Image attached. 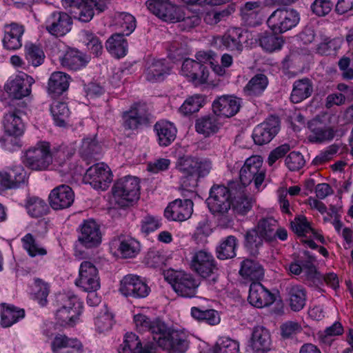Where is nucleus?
I'll return each instance as SVG.
<instances>
[{
    "instance_id": "nucleus-1",
    "label": "nucleus",
    "mask_w": 353,
    "mask_h": 353,
    "mask_svg": "<svg viewBox=\"0 0 353 353\" xmlns=\"http://www.w3.org/2000/svg\"><path fill=\"white\" fill-rule=\"evenodd\" d=\"M176 169L183 174L181 185L185 188H194L197 186L199 178L209 174L212 162L205 158L183 156L177 160Z\"/></svg>"
},
{
    "instance_id": "nucleus-2",
    "label": "nucleus",
    "mask_w": 353,
    "mask_h": 353,
    "mask_svg": "<svg viewBox=\"0 0 353 353\" xmlns=\"http://www.w3.org/2000/svg\"><path fill=\"white\" fill-rule=\"evenodd\" d=\"M237 189H239V193L243 190L242 186L238 182H231L229 184V188L220 185H213L207 199L210 212L214 214H226L231 209L232 197H234Z\"/></svg>"
},
{
    "instance_id": "nucleus-3",
    "label": "nucleus",
    "mask_w": 353,
    "mask_h": 353,
    "mask_svg": "<svg viewBox=\"0 0 353 353\" xmlns=\"http://www.w3.org/2000/svg\"><path fill=\"white\" fill-rule=\"evenodd\" d=\"M192 270L201 277L207 280L210 285H214L219 278V268L213 255L206 250L196 252L191 260Z\"/></svg>"
},
{
    "instance_id": "nucleus-4",
    "label": "nucleus",
    "mask_w": 353,
    "mask_h": 353,
    "mask_svg": "<svg viewBox=\"0 0 353 353\" xmlns=\"http://www.w3.org/2000/svg\"><path fill=\"white\" fill-rule=\"evenodd\" d=\"M155 342L168 353H185L190 346L188 335L185 332L171 329L167 324L166 330L159 335Z\"/></svg>"
},
{
    "instance_id": "nucleus-5",
    "label": "nucleus",
    "mask_w": 353,
    "mask_h": 353,
    "mask_svg": "<svg viewBox=\"0 0 353 353\" xmlns=\"http://www.w3.org/2000/svg\"><path fill=\"white\" fill-rule=\"evenodd\" d=\"M112 191L114 198L119 205L128 206L139 199V181L134 176L123 177L117 181Z\"/></svg>"
},
{
    "instance_id": "nucleus-6",
    "label": "nucleus",
    "mask_w": 353,
    "mask_h": 353,
    "mask_svg": "<svg viewBox=\"0 0 353 353\" xmlns=\"http://www.w3.org/2000/svg\"><path fill=\"white\" fill-rule=\"evenodd\" d=\"M52 162L50 143L46 141L39 142L26 150L23 159L26 167L37 171L46 170Z\"/></svg>"
},
{
    "instance_id": "nucleus-7",
    "label": "nucleus",
    "mask_w": 353,
    "mask_h": 353,
    "mask_svg": "<svg viewBox=\"0 0 353 353\" xmlns=\"http://www.w3.org/2000/svg\"><path fill=\"white\" fill-rule=\"evenodd\" d=\"M196 57L198 61L191 59L183 61L181 74L194 83H204L208 80L209 73L207 67L202 63L210 61L212 56L209 53L200 52L196 54Z\"/></svg>"
},
{
    "instance_id": "nucleus-8",
    "label": "nucleus",
    "mask_w": 353,
    "mask_h": 353,
    "mask_svg": "<svg viewBox=\"0 0 353 353\" xmlns=\"http://www.w3.org/2000/svg\"><path fill=\"white\" fill-rule=\"evenodd\" d=\"M262 165L263 159L260 156L247 159L240 170V185L245 188L254 181L255 187L259 188L265 176V170Z\"/></svg>"
},
{
    "instance_id": "nucleus-9",
    "label": "nucleus",
    "mask_w": 353,
    "mask_h": 353,
    "mask_svg": "<svg viewBox=\"0 0 353 353\" xmlns=\"http://www.w3.org/2000/svg\"><path fill=\"white\" fill-rule=\"evenodd\" d=\"M300 21L299 13L294 9H277L269 17L267 23L276 34H281L296 27Z\"/></svg>"
},
{
    "instance_id": "nucleus-10",
    "label": "nucleus",
    "mask_w": 353,
    "mask_h": 353,
    "mask_svg": "<svg viewBox=\"0 0 353 353\" xmlns=\"http://www.w3.org/2000/svg\"><path fill=\"white\" fill-rule=\"evenodd\" d=\"M174 292L181 297H196L200 281L192 274L185 272H175L169 279Z\"/></svg>"
},
{
    "instance_id": "nucleus-11",
    "label": "nucleus",
    "mask_w": 353,
    "mask_h": 353,
    "mask_svg": "<svg viewBox=\"0 0 353 353\" xmlns=\"http://www.w3.org/2000/svg\"><path fill=\"white\" fill-rule=\"evenodd\" d=\"M111 181L110 170L103 163H97L90 167L83 176V181L96 190H106Z\"/></svg>"
},
{
    "instance_id": "nucleus-12",
    "label": "nucleus",
    "mask_w": 353,
    "mask_h": 353,
    "mask_svg": "<svg viewBox=\"0 0 353 353\" xmlns=\"http://www.w3.org/2000/svg\"><path fill=\"white\" fill-rule=\"evenodd\" d=\"M279 130V117L272 115L254 128L252 133L253 140L259 145L267 144L278 134Z\"/></svg>"
},
{
    "instance_id": "nucleus-13",
    "label": "nucleus",
    "mask_w": 353,
    "mask_h": 353,
    "mask_svg": "<svg viewBox=\"0 0 353 353\" xmlns=\"http://www.w3.org/2000/svg\"><path fill=\"white\" fill-rule=\"evenodd\" d=\"M72 24V17L68 13L55 11L47 17L44 26L51 35L62 37L70 31Z\"/></svg>"
},
{
    "instance_id": "nucleus-14",
    "label": "nucleus",
    "mask_w": 353,
    "mask_h": 353,
    "mask_svg": "<svg viewBox=\"0 0 353 353\" xmlns=\"http://www.w3.org/2000/svg\"><path fill=\"white\" fill-rule=\"evenodd\" d=\"M120 292L125 296L134 298H145L150 289L147 283L139 276L128 274L121 281Z\"/></svg>"
},
{
    "instance_id": "nucleus-15",
    "label": "nucleus",
    "mask_w": 353,
    "mask_h": 353,
    "mask_svg": "<svg viewBox=\"0 0 353 353\" xmlns=\"http://www.w3.org/2000/svg\"><path fill=\"white\" fill-rule=\"evenodd\" d=\"M120 292L125 296L134 298H145L150 289L147 283L139 276L128 274L121 281Z\"/></svg>"
},
{
    "instance_id": "nucleus-16",
    "label": "nucleus",
    "mask_w": 353,
    "mask_h": 353,
    "mask_svg": "<svg viewBox=\"0 0 353 353\" xmlns=\"http://www.w3.org/2000/svg\"><path fill=\"white\" fill-rule=\"evenodd\" d=\"M79 243L86 248L97 247L101 242L99 225L92 219L85 220L79 226Z\"/></svg>"
},
{
    "instance_id": "nucleus-17",
    "label": "nucleus",
    "mask_w": 353,
    "mask_h": 353,
    "mask_svg": "<svg viewBox=\"0 0 353 353\" xmlns=\"http://www.w3.org/2000/svg\"><path fill=\"white\" fill-rule=\"evenodd\" d=\"M74 201V193L67 185H60L52 189L48 196L50 206L54 210L70 208Z\"/></svg>"
},
{
    "instance_id": "nucleus-18",
    "label": "nucleus",
    "mask_w": 353,
    "mask_h": 353,
    "mask_svg": "<svg viewBox=\"0 0 353 353\" xmlns=\"http://www.w3.org/2000/svg\"><path fill=\"white\" fill-rule=\"evenodd\" d=\"M193 212L191 199H178L170 203L164 211L165 217L169 221H183L188 219Z\"/></svg>"
},
{
    "instance_id": "nucleus-19",
    "label": "nucleus",
    "mask_w": 353,
    "mask_h": 353,
    "mask_svg": "<svg viewBox=\"0 0 353 353\" xmlns=\"http://www.w3.org/2000/svg\"><path fill=\"white\" fill-rule=\"evenodd\" d=\"M34 83V79L22 73L9 81L5 86L8 94L16 99L28 96L31 92V86Z\"/></svg>"
},
{
    "instance_id": "nucleus-20",
    "label": "nucleus",
    "mask_w": 353,
    "mask_h": 353,
    "mask_svg": "<svg viewBox=\"0 0 353 353\" xmlns=\"http://www.w3.org/2000/svg\"><path fill=\"white\" fill-rule=\"evenodd\" d=\"M134 322L139 332H149L154 341L166 330V323L159 318L150 319L145 314H137L134 316Z\"/></svg>"
},
{
    "instance_id": "nucleus-21",
    "label": "nucleus",
    "mask_w": 353,
    "mask_h": 353,
    "mask_svg": "<svg viewBox=\"0 0 353 353\" xmlns=\"http://www.w3.org/2000/svg\"><path fill=\"white\" fill-rule=\"evenodd\" d=\"M27 180V173L21 165L8 168L0 172V184L5 189L19 188Z\"/></svg>"
},
{
    "instance_id": "nucleus-22",
    "label": "nucleus",
    "mask_w": 353,
    "mask_h": 353,
    "mask_svg": "<svg viewBox=\"0 0 353 353\" xmlns=\"http://www.w3.org/2000/svg\"><path fill=\"white\" fill-rule=\"evenodd\" d=\"M248 299L252 305L261 308L272 304L275 301V296L261 283L253 282L250 286Z\"/></svg>"
},
{
    "instance_id": "nucleus-23",
    "label": "nucleus",
    "mask_w": 353,
    "mask_h": 353,
    "mask_svg": "<svg viewBox=\"0 0 353 353\" xmlns=\"http://www.w3.org/2000/svg\"><path fill=\"white\" fill-rule=\"evenodd\" d=\"M62 5L74 18L82 22L90 21L94 16L92 2L88 3V0H62Z\"/></svg>"
},
{
    "instance_id": "nucleus-24",
    "label": "nucleus",
    "mask_w": 353,
    "mask_h": 353,
    "mask_svg": "<svg viewBox=\"0 0 353 353\" xmlns=\"http://www.w3.org/2000/svg\"><path fill=\"white\" fill-rule=\"evenodd\" d=\"M241 99L230 95H223L214 100L212 110L214 114L225 117L235 115L240 110Z\"/></svg>"
},
{
    "instance_id": "nucleus-25",
    "label": "nucleus",
    "mask_w": 353,
    "mask_h": 353,
    "mask_svg": "<svg viewBox=\"0 0 353 353\" xmlns=\"http://www.w3.org/2000/svg\"><path fill=\"white\" fill-rule=\"evenodd\" d=\"M4 37L2 42L5 48L10 50L19 49L22 46L21 37L24 27L17 23L6 24L3 27Z\"/></svg>"
},
{
    "instance_id": "nucleus-26",
    "label": "nucleus",
    "mask_w": 353,
    "mask_h": 353,
    "mask_svg": "<svg viewBox=\"0 0 353 353\" xmlns=\"http://www.w3.org/2000/svg\"><path fill=\"white\" fill-rule=\"evenodd\" d=\"M242 37L243 30L241 28H231L223 36L216 37L214 40V43L219 48L223 46L227 50L239 52L243 49Z\"/></svg>"
},
{
    "instance_id": "nucleus-27",
    "label": "nucleus",
    "mask_w": 353,
    "mask_h": 353,
    "mask_svg": "<svg viewBox=\"0 0 353 353\" xmlns=\"http://www.w3.org/2000/svg\"><path fill=\"white\" fill-rule=\"evenodd\" d=\"M23 112L14 109L3 117V125L8 136L21 137L24 132V123L21 119Z\"/></svg>"
},
{
    "instance_id": "nucleus-28",
    "label": "nucleus",
    "mask_w": 353,
    "mask_h": 353,
    "mask_svg": "<svg viewBox=\"0 0 353 353\" xmlns=\"http://www.w3.org/2000/svg\"><path fill=\"white\" fill-rule=\"evenodd\" d=\"M90 57L74 48L68 49L61 58V64L63 67L70 70H78L86 66Z\"/></svg>"
},
{
    "instance_id": "nucleus-29",
    "label": "nucleus",
    "mask_w": 353,
    "mask_h": 353,
    "mask_svg": "<svg viewBox=\"0 0 353 353\" xmlns=\"http://www.w3.org/2000/svg\"><path fill=\"white\" fill-rule=\"evenodd\" d=\"M113 244L123 258L128 259L135 257L140 251V244L134 238L121 234L113 239Z\"/></svg>"
},
{
    "instance_id": "nucleus-30",
    "label": "nucleus",
    "mask_w": 353,
    "mask_h": 353,
    "mask_svg": "<svg viewBox=\"0 0 353 353\" xmlns=\"http://www.w3.org/2000/svg\"><path fill=\"white\" fill-rule=\"evenodd\" d=\"M271 339L269 331L263 326L253 329L250 347L256 353H263L270 350Z\"/></svg>"
},
{
    "instance_id": "nucleus-31",
    "label": "nucleus",
    "mask_w": 353,
    "mask_h": 353,
    "mask_svg": "<svg viewBox=\"0 0 353 353\" xmlns=\"http://www.w3.org/2000/svg\"><path fill=\"white\" fill-rule=\"evenodd\" d=\"M53 353H62L63 349L70 348L72 352L83 353V345L77 338H69L65 334H57L51 343Z\"/></svg>"
},
{
    "instance_id": "nucleus-32",
    "label": "nucleus",
    "mask_w": 353,
    "mask_h": 353,
    "mask_svg": "<svg viewBox=\"0 0 353 353\" xmlns=\"http://www.w3.org/2000/svg\"><path fill=\"white\" fill-rule=\"evenodd\" d=\"M285 292L292 310L299 312L305 307L307 300L305 288L299 285H290L286 287Z\"/></svg>"
},
{
    "instance_id": "nucleus-33",
    "label": "nucleus",
    "mask_w": 353,
    "mask_h": 353,
    "mask_svg": "<svg viewBox=\"0 0 353 353\" xmlns=\"http://www.w3.org/2000/svg\"><path fill=\"white\" fill-rule=\"evenodd\" d=\"M154 130L158 137V143L161 146H168L176 139L177 130L171 122L164 120L159 121L154 125Z\"/></svg>"
},
{
    "instance_id": "nucleus-34",
    "label": "nucleus",
    "mask_w": 353,
    "mask_h": 353,
    "mask_svg": "<svg viewBox=\"0 0 353 353\" xmlns=\"http://www.w3.org/2000/svg\"><path fill=\"white\" fill-rule=\"evenodd\" d=\"M122 347L119 349V353H153V345L147 343L143 347L139 337L134 333H127Z\"/></svg>"
},
{
    "instance_id": "nucleus-35",
    "label": "nucleus",
    "mask_w": 353,
    "mask_h": 353,
    "mask_svg": "<svg viewBox=\"0 0 353 353\" xmlns=\"http://www.w3.org/2000/svg\"><path fill=\"white\" fill-rule=\"evenodd\" d=\"M148 122L147 114L139 106H134L123 114V125L126 130H135Z\"/></svg>"
},
{
    "instance_id": "nucleus-36",
    "label": "nucleus",
    "mask_w": 353,
    "mask_h": 353,
    "mask_svg": "<svg viewBox=\"0 0 353 353\" xmlns=\"http://www.w3.org/2000/svg\"><path fill=\"white\" fill-rule=\"evenodd\" d=\"M70 77L62 72H53L48 81V90L52 97L61 94L69 87Z\"/></svg>"
},
{
    "instance_id": "nucleus-37",
    "label": "nucleus",
    "mask_w": 353,
    "mask_h": 353,
    "mask_svg": "<svg viewBox=\"0 0 353 353\" xmlns=\"http://www.w3.org/2000/svg\"><path fill=\"white\" fill-rule=\"evenodd\" d=\"M107 50L114 57L121 58L125 56L128 51V42L124 33L112 34L105 43Z\"/></svg>"
},
{
    "instance_id": "nucleus-38",
    "label": "nucleus",
    "mask_w": 353,
    "mask_h": 353,
    "mask_svg": "<svg viewBox=\"0 0 353 353\" xmlns=\"http://www.w3.org/2000/svg\"><path fill=\"white\" fill-rule=\"evenodd\" d=\"M313 92L312 81L307 78L296 80L293 84L290 96L291 101L294 103H299L311 96Z\"/></svg>"
},
{
    "instance_id": "nucleus-39",
    "label": "nucleus",
    "mask_w": 353,
    "mask_h": 353,
    "mask_svg": "<svg viewBox=\"0 0 353 353\" xmlns=\"http://www.w3.org/2000/svg\"><path fill=\"white\" fill-rule=\"evenodd\" d=\"M159 8L152 13L165 21H180L183 19L180 8L174 6L168 0L163 4H158Z\"/></svg>"
},
{
    "instance_id": "nucleus-40",
    "label": "nucleus",
    "mask_w": 353,
    "mask_h": 353,
    "mask_svg": "<svg viewBox=\"0 0 353 353\" xmlns=\"http://www.w3.org/2000/svg\"><path fill=\"white\" fill-rule=\"evenodd\" d=\"M238 240L232 235L223 239L216 248V257L221 260L234 258L236 254Z\"/></svg>"
},
{
    "instance_id": "nucleus-41",
    "label": "nucleus",
    "mask_w": 353,
    "mask_h": 353,
    "mask_svg": "<svg viewBox=\"0 0 353 353\" xmlns=\"http://www.w3.org/2000/svg\"><path fill=\"white\" fill-rule=\"evenodd\" d=\"M220 123L216 114L204 116L196 120L195 128L198 133L209 137L216 133L219 129Z\"/></svg>"
},
{
    "instance_id": "nucleus-42",
    "label": "nucleus",
    "mask_w": 353,
    "mask_h": 353,
    "mask_svg": "<svg viewBox=\"0 0 353 353\" xmlns=\"http://www.w3.org/2000/svg\"><path fill=\"white\" fill-rule=\"evenodd\" d=\"M268 85V77L263 74H256L244 87L243 92L247 96L257 97L265 91Z\"/></svg>"
},
{
    "instance_id": "nucleus-43",
    "label": "nucleus",
    "mask_w": 353,
    "mask_h": 353,
    "mask_svg": "<svg viewBox=\"0 0 353 353\" xmlns=\"http://www.w3.org/2000/svg\"><path fill=\"white\" fill-rule=\"evenodd\" d=\"M239 274L244 279L257 281L263 278L264 271L258 262L251 259H245L241 263Z\"/></svg>"
},
{
    "instance_id": "nucleus-44",
    "label": "nucleus",
    "mask_w": 353,
    "mask_h": 353,
    "mask_svg": "<svg viewBox=\"0 0 353 353\" xmlns=\"http://www.w3.org/2000/svg\"><path fill=\"white\" fill-rule=\"evenodd\" d=\"M170 72V67L165 65V60L153 62L147 69L145 78L149 81H163Z\"/></svg>"
},
{
    "instance_id": "nucleus-45",
    "label": "nucleus",
    "mask_w": 353,
    "mask_h": 353,
    "mask_svg": "<svg viewBox=\"0 0 353 353\" xmlns=\"http://www.w3.org/2000/svg\"><path fill=\"white\" fill-rule=\"evenodd\" d=\"M242 188L241 193H239V189L235 191L232 210L238 215L244 216L252 209V199L244 194V187L242 186Z\"/></svg>"
},
{
    "instance_id": "nucleus-46",
    "label": "nucleus",
    "mask_w": 353,
    "mask_h": 353,
    "mask_svg": "<svg viewBox=\"0 0 353 353\" xmlns=\"http://www.w3.org/2000/svg\"><path fill=\"white\" fill-rule=\"evenodd\" d=\"M26 208L28 214L33 218L41 217L49 211V207L46 201L37 196L28 197L26 199Z\"/></svg>"
},
{
    "instance_id": "nucleus-47",
    "label": "nucleus",
    "mask_w": 353,
    "mask_h": 353,
    "mask_svg": "<svg viewBox=\"0 0 353 353\" xmlns=\"http://www.w3.org/2000/svg\"><path fill=\"white\" fill-rule=\"evenodd\" d=\"M309 128L311 130L309 140L311 142L322 143L331 141L334 137V131L331 128L321 125L316 126L314 123H310Z\"/></svg>"
},
{
    "instance_id": "nucleus-48",
    "label": "nucleus",
    "mask_w": 353,
    "mask_h": 353,
    "mask_svg": "<svg viewBox=\"0 0 353 353\" xmlns=\"http://www.w3.org/2000/svg\"><path fill=\"white\" fill-rule=\"evenodd\" d=\"M25 312L23 309H18L14 305H7L1 314V325L8 327L23 319Z\"/></svg>"
},
{
    "instance_id": "nucleus-49",
    "label": "nucleus",
    "mask_w": 353,
    "mask_h": 353,
    "mask_svg": "<svg viewBox=\"0 0 353 353\" xmlns=\"http://www.w3.org/2000/svg\"><path fill=\"white\" fill-rule=\"evenodd\" d=\"M191 314L194 319L204 321L210 325H217L221 321L219 312L212 309L203 310L193 307L191 309Z\"/></svg>"
},
{
    "instance_id": "nucleus-50",
    "label": "nucleus",
    "mask_w": 353,
    "mask_h": 353,
    "mask_svg": "<svg viewBox=\"0 0 353 353\" xmlns=\"http://www.w3.org/2000/svg\"><path fill=\"white\" fill-rule=\"evenodd\" d=\"M264 239L257 228L248 230L245 234V246L249 250L250 253L256 256L259 254V248L263 245Z\"/></svg>"
},
{
    "instance_id": "nucleus-51",
    "label": "nucleus",
    "mask_w": 353,
    "mask_h": 353,
    "mask_svg": "<svg viewBox=\"0 0 353 353\" xmlns=\"http://www.w3.org/2000/svg\"><path fill=\"white\" fill-rule=\"evenodd\" d=\"M276 33L263 32L259 37L260 46L268 52L280 50L283 44L281 37Z\"/></svg>"
},
{
    "instance_id": "nucleus-52",
    "label": "nucleus",
    "mask_w": 353,
    "mask_h": 353,
    "mask_svg": "<svg viewBox=\"0 0 353 353\" xmlns=\"http://www.w3.org/2000/svg\"><path fill=\"white\" fill-rule=\"evenodd\" d=\"M50 111L56 125L65 126L70 116L68 105L64 102L54 101L51 105Z\"/></svg>"
},
{
    "instance_id": "nucleus-53",
    "label": "nucleus",
    "mask_w": 353,
    "mask_h": 353,
    "mask_svg": "<svg viewBox=\"0 0 353 353\" xmlns=\"http://www.w3.org/2000/svg\"><path fill=\"white\" fill-rule=\"evenodd\" d=\"M277 228V221L272 217L261 219L256 226L259 234L263 236L266 241H272L275 239V230Z\"/></svg>"
},
{
    "instance_id": "nucleus-54",
    "label": "nucleus",
    "mask_w": 353,
    "mask_h": 353,
    "mask_svg": "<svg viewBox=\"0 0 353 353\" xmlns=\"http://www.w3.org/2000/svg\"><path fill=\"white\" fill-rule=\"evenodd\" d=\"M81 34L90 52L97 57L100 56L103 52V45L100 39L93 32L87 30H82Z\"/></svg>"
},
{
    "instance_id": "nucleus-55",
    "label": "nucleus",
    "mask_w": 353,
    "mask_h": 353,
    "mask_svg": "<svg viewBox=\"0 0 353 353\" xmlns=\"http://www.w3.org/2000/svg\"><path fill=\"white\" fill-rule=\"evenodd\" d=\"M82 311L78 309L59 307L56 312V318L61 325L73 326Z\"/></svg>"
},
{
    "instance_id": "nucleus-56",
    "label": "nucleus",
    "mask_w": 353,
    "mask_h": 353,
    "mask_svg": "<svg viewBox=\"0 0 353 353\" xmlns=\"http://www.w3.org/2000/svg\"><path fill=\"white\" fill-rule=\"evenodd\" d=\"M205 97L202 94L189 97L180 107V112L185 115L196 112L203 105Z\"/></svg>"
},
{
    "instance_id": "nucleus-57",
    "label": "nucleus",
    "mask_w": 353,
    "mask_h": 353,
    "mask_svg": "<svg viewBox=\"0 0 353 353\" xmlns=\"http://www.w3.org/2000/svg\"><path fill=\"white\" fill-rule=\"evenodd\" d=\"M57 303L59 307L83 310V303L76 295L70 292L57 295Z\"/></svg>"
},
{
    "instance_id": "nucleus-58",
    "label": "nucleus",
    "mask_w": 353,
    "mask_h": 353,
    "mask_svg": "<svg viewBox=\"0 0 353 353\" xmlns=\"http://www.w3.org/2000/svg\"><path fill=\"white\" fill-rule=\"evenodd\" d=\"M23 248L27 251L31 257L44 256L47 254L45 248L40 247L36 242L32 234H26L22 239Z\"/></svg>"
},
{
    "instance_id": "nucleus-59",
    "label": "nucleus",
    "mask_w": 353,
    "mask_h": 353,
    "mask_svg": "<svg viewBox=\"0 0 353 353\" xmlns=\"http://www.w3.org/2000/svg\"><path fill=\"white\" fill-rule=\"evenodd\" d=\"M260 5L259 1H248L241 8V17L248 25H254L255 22L252 19L256 18Z\"/></svg>"
},
{
    "instance_id": "nucleus-60",
    "label": "nucleus",
    "mask_w": 353,
    "mask_h": 353,
    "mask_svg": "<svg viewBox=\"0 0 353 353\" xmlns=\"http://www.w3.org/2000/svg\"><path fill=\"white\" fill-rule=\"evenodd\" d=\"M214 353H240L237 341L227 337L218 339L214 347Z\"/></svg>"
},
{
    "instance_id": "nucleus-61",
    "label": "nucleus",
    "mask_w": 353,
    "mask_h": 353,
    "mask_svg": "<svg viewBox=\"0 0 353 353\" xmlns=\"http://www.w3.org/2000/svg\"><path fill=\"white\" fill-rule=\"evenodd\" d=\"M26 57L29 63L37 67L41 65L44 61L45 55L43 50L34 44L26 46Z\"/></svg>"
},
{
    "instance_id": "nucleus-62",
    "label": "nucleus",
    "mask_w": 353,
    "mask_h": 353,
    "mask_svg": "<svg viewBox=\"0 0 353 353\" xmlns=\"http://www.w3.org/2000/svg\"><path fill=\"white\" fill-rule=\"evenodd\" d=\"M292 230L299 236H306L309 232H312L310 223L304 216H299L291 222Z\"/></svg>"
},
{
    "instance_id": "nucleus-63",
    "label": "nucleus",
    "mask_w": 353,
    "mask_h": 353,
    "mask_svg": "<svg viewBox=\"0 0 353 353\" xmlns=\"http://www.w3.org/2000/svg\"><path fill=\"white\" fill-rule=\"evenodd\" d=\"M119 25L123 30L124 35L130 34L136 28L135 18L127 12L120 13L118 16Z\"/></svg>"
},
{
    "instance_id": "nucleus-64",
    "label": "nucleus",
    "mask_w": 353,
    "mask_h": 353,
    "mask_svg": "<svg viewBox=\"0 0 353 353\" xmlns=\"http://www.w3.org/2000/svg\"><path fill=\"white\" fill-rule=\"evenodd\" d=\"M285 165L290 171H297L305 165V159L299 152H291L285 159Z\"/></svg>"
}]
</instances>
